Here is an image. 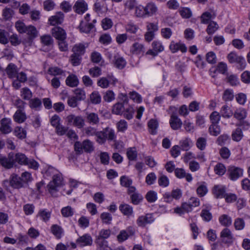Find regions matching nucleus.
Instances as JSON below:
<instances>
[{
	"label": "nucleus",
	"mask_w": 250,
	"mask_h": 250,
	"mask_svg": "<svg viewBox=\"0 0 250 250\" xmlns=\"http://www.w3.org/2000/svg\"><path fill=\"white\" fill-rule=\"evenodd\" d=\"M74 149L76 151L81 153L84 151L86 153H91L94 150L92 142L88 139L84 140L82 143L77 141L74 144Z\"/></svg>",
	"instance_id": "f257e3e1"
},
{
	"label": "nucleus",
	"mask_w": 250,
	"mask_h": 250,
	"mask_svg": "<svg viewBox=\"0 0 250 250\" xmlns=\"http://www.w3.org/2000/svg\"><path fill=\"white\" fill-rule=\"evenodd\" d=\"M66 121L68 125L77 127L78 128H82L85 125L84 120L81 116L71 114L67 116Z\"/></svg>",
	"instance_id": "f03ea898"
},
{
	"label": "nucleus",
	"mask_w": 250,
	"mask_h": 250,
	"mask_svg": "<svg viewBox=\"0 0 250 250\" xmlns=\"http://www.w3.org/2000/svg\"><path fill=\"white\" fill-rule=\"evenodd\" d=\"M24 33H26L28 35L27 39H24L22 41L23 44L26 46L31 45L33 40L38 35V31L35 27L32 25L27 26Z\"/></svg>",
	"instance_id": "7ed1b4c3"
},
{
	"label": "nucleus",
	"mask_w": 250,
	"mask_h": 250,
	"mask_svg": "<svg viewBox=\"0 0 250 250\" xmlns=\"http://www.w3.org/2000/svg\"><path fill=\"white\" fill-rule=\"evenodd\" d=\"M62 178L60 174H57L53 176L52 181L49 182L47 187L49 191L52 194L57 190V188L62 185Z\"/></svg>",
	"instance_id": "20e7f679"
},
{
	"label": "nucleus",
	"mask_w": 250,
	"mask_h": 250,
	"mask_svg": "<svg viewBox=\"0 0 250 250\" xmlns=\"http://www.w3.org/2000/svg\"><path fill=\"white\" fill-rule=\"evenodd\" d=\"M110 234L111 231L109 229L101 230L95 239V242L96 245H108V242L105 239H107Z\"/></svg>",
	"instance_id": "39448f33"
},
{
	"label": "nucleus",
	"mask_w": 250,
	"mask_h": 250,
	"mask_svg": "<svg viewBox=\"0 0 250 250\" xmlns=\"http://www.w3.org/2000/svg\"><path fill=\"white\" fill-rule=\"evenodd\" d=\"M247 114L246 110L242 108L237 109L234 113H233L234 118L239 121V122L236 124V126H240L245 125H249L248 123L243 121L247 117Z\"/></svg>",
	"instance_id": "423d86ee"
},
{
	"label": "nucleus",
	"mask_w": 250,
	"mask_h": 250,
	"mask_svg": "<svg viewBox=\"0 0 250 250\" xmlns=\"http://www.w3.org/2000/svg\"><path fill=\"white\" fill-rule=\"evenodd\" d=\"M155 219L151 213H147L145 215L138 217L136 220V223L139 227H145L147 224H149L154 222Z\"/></svg>",
	"instance_id": "0eeeda50"
},
{
	"label": "nucleus",
	"mask_w": 250,
	"mask_h": 250,
	"mask_svg": "<svg viewBox=\"0 0 250 250\" xmlns=\"http://www.w3.org/2000/svg\"><path fill=\"white\" fill-rule=\"evenodd\" d=\"M220 238L222 242L226 244L229 245L233 243V237L230 230L227 228H224L220 233Z\"/></svg>",
	"instance_id": "6e6552de"
},
{
	"label": "nucleus",
	"mask_w": 250,
	"mask_h": 250,
	"mask_svg": "<svg viewBox=\"0 0 250 250\" xmlns=\"http://www.w3.org/2000/svg\"><path fill=\"white\" fill-rule=\"evenodd\" d=\"M135 231L133 227H128L126 229L120 231L117 235V240L119 242H123L127 240L130 236L133 235Z\"/></svg>",
	"instance_id": "1a4fd4ad"
},
{
	"label": "nucleus",
	"mask_w": 250,
	"mask_h": 250,
	"mask_svg": "<svg viewBox=\"0 0 250 250\" xmlns=\"http://www.w3.org/2000/svg\"><path fill=\"white\" fill-rule=\"evenodd\" d=\"M11 120L8 118H3L0 121V134H7L12 131Z\"/></svg>",
	"instance_id": "9d476101"
},
{
	"label": "nucleus",
	"mask_w": 250,
	"mask_h": 250,
	"mask_svg": "<svg viewBox=\"0 0 250 250\" xmlns=\"http://www.w3.org/2000/svg\"><path fill=\"white\" fill-rule=\"evenodd\" d=\"M243 172L242 169L234 166L229 167L228 171L229 178L233 181L242 176Z\"/></svg>",
	"instance_id": "9b49d317"
},
{
	"label": "nucleus",
	"mask_w": 250,
	"mask_h": 250,
	"mask_svg": "<svg viewBox=\"0 0 250 250\" xmlns=\"http://www.w3.org/2000/svg\"><path fill=\"white\" fill-rule=\"evenodd\" d=\"M117 81V79L114 77L108 75L107 77L100 78L97 82V84L102 88H105L109 86V83L114 84Z\"/></svg>",
	"instance_id": "f8f14e48"
},
{
	"label": "nucleus",
	"mask_w": 250,
	"mask_h": 250,
	"mask_svg": "<svg viewBox=\"0 0 250 250\" xmlns=\"http://www.w3.org/2000/svg\"><path fill=\"white\" fill-rule=\"evenodd\" d=\"M64 20V14L61 12H58L51 16L48 19V23L52 26L62 24Z\"/></svg>",
	"instance_id": "ddd939ff"
},
{
	"label": "nucleus",
	"mask_w": 250,
	"mask_h": 250,
	"mask_svg": "<svg viewBox=\"0 0 250 250\" xmlns=\"http://www.w3.org/2000/svg\"><path fill=\"white\" fill-rule=\"evenodd\" d=\"M169 48L172 53H175L179 50L182 53H185L187 51V48L185 44L181 42H175L174 41H171Z\"/></svg>",
	"instance_id": "4468645a"
},
{
	"label": "nucleus",
	"mask_w": 250,
	"mask_h": 250,
	"mask_svg": "<svg viewBox=\"0 0 250 250\" xmlns=\"http://www.w3.org/2000/svg\"><path fill=\"white\" fill-rule=\"evenodd\" d=\"M51 34L57 40H65L66 34L64 29L59 26H55L52 28Z\"/></svg>",
	"instance_id": "2eb2a0df"
},
{
	"label": "nucleus",
	"mask_w": 250,
	"mask_h": 250,
	"mask_svg": "<svg viewBox=\"0 0 250 250\" xmlns=\"http://www.w3.org/2000/svg\"><path fill=\"white\" fill-rule=\"evenodd\" d=\"M76 243L80 247H83L92 245L93 240L89 234H85L79 237L76 240Z\"/></svg>",
	"instance_id": "dca6fc26"
},
{
	"label": "nucleus",
	"mask_w": 250,
	"mask_h": 250,
	"mask_svg": "<svg viewBox=\"0 0 250 250\" xmlns=\"http://www.w3.org/2000/svg\"><path fill=\"white\" fill-rule=\"evenodd\" d=\"M74 10L79 14H83L87 10V4L84 0H77L74 6Z\"/></svg>",
	"instance_id": "f3484780"
},
{
	"label": "nucleus",
	"mask_w": 250,
	"mask_h": 250,
	"mask_svg": "<svg viewBox=\"0 0 250 250\" xmlns=\"http://www.w3.org/2000/svg\"><path fill=\"white\" fill-rule=\"evenodd\" d=\"M13 152H11L8 154L7 157H3L0 159V163L4 167L6 168H10L14 166H15V163L14 158H12Z\"/></svg>",
	"instance_id": "a211bd4d"
},
{
	"label": "nucleus",
	"mask_w": 250,
	"mask_h": 250,
	"mask_svg": "<svg viewBox=\"0 0 250 250\" xmlns=\"http://www.w3.org/2000/svg\"><path fill=\"white\" fill-rule=\"evenodd\" d=\"M130 52L135 55H143L145 52V45L143 43L135 42L130 47Z\"/></svg>",
	"instance_id": "6ab92c4d"
},
{
	"label": "nucleus",
	"mask_w": 250,
	"mask_h": 250,
	"mask_svg": "<svg viewBox=\"0 0 250 250\" xmlns=\"http://www.w3.org/2000/svg\"><path fill=\"white\" fill-rule=\"evenodd\" d=\"M228 59L230 63L237 62L240 63L242 66V68H244L246 65V62L244 58L238 56L234 53H230L228 55Z\"/></svg>",
	"instance_id": "aec40b11"
},
{
	"label": "nucleus",
	"mask_w": 250,
	"mask_h": 250,
	"mask_svg": "<svg viewBox=\"0 0 250 250\" xmlns=\"http://www.w3.org/2000/svg\"><path fill=\"white\" fill-rule=\"evenodd\" d=\"M111 62L116 67L121 69L124 68L126 63L123 57L119 56L118 54H114V58Z\"/></svg>",
	"instance_id": "412c9836"
},
{
	"label": "nucleus",
	"mask_w": 250,
	"mask_h": 250,
	"mask_svg": "<svg viewBox=\"0 0 250 250\" xmlns=\"http://www.w3.org/2000/svg\"><path fill=\"white\" fill-rule=\"evenodd\" d=\"M86 119L87 122L91 125H98L100 123V118L98 115L94 112H86Z\"/></svg>",
	"instance_id": "4be33fe9"
},
{
	"label": "nucleus",
	"mask_w": 250,
	"mask_h": 250,
	"mask_svg": "<svg viewBox=\"0 0 250 250\" xmlns=\"http://www.w3.org/2000/svg\"><path fill=\"white\" fill-rule=\"evenodd\" d=\"M169 124L173 130H178L181 128L182 125L181 120L174 114L171 115L169 120Z\"/></svg>",
	"instance_id": "5701e85b"
},
{
	"label": "nucleus",
	"mask_w": 250,
	"mask_h": 250,
	"mask_svg": "<svg viewBox=\"0 0 250 250\" xmlns=\"http://www.w3.org/2000/svg\"><path fill=\"white\" fill-rule=\"evenodd\" d=\"M174 173L176 177L179 179L186 178V180L190 182L192 180V177L189 173H187L185 170L182 168H177L175 169Z\"/></svg>",
	"instance_id": "b1692460"
},
{
	"label": "nucleus",
	"mask_w": 250,
	"mask_h": 250,
	"mask_svg": "<svg viewBox=\"0 0 250 250\" xmlns=\"http://www.w3.org/2000/svg\"><path fill=\"white\" fill-rule=\"evenodd\" d=\"M147 17L155 15L158 11V7L156 4L153 2L147 3L145 6Z\"/></svg>",
	"instance_id": "393cba45"
},
{
	"label": "nucleus",
	"mask_w": 250,
	"mask_h": 250,
	"mask_svg": "<svg viewBox=\"0 0 250 250\" xmlns=\"http://www.w3.org/2000/svg\"><path fill=\"white\" fill-rule=\"evenodd\" d=\"M10 184L12 187L16 188L23 187V182L21 178L16 174H12L11 176Z\"/></svg>",
	"instance_id": "a878e982"
},
{
	"label": "nucleus",
	"mask_w": 250,
	"mask_h": 250,
	"mask_svg": "<svg viewBox=\"0 0 250 250\" xmlns=\"http://www.w3.org/2000/svg\"><path fill=\"white\" fill-rule=\"evenodd\" d=\"M8 77L11 79L15 78L18 73L17 66L13 63H10L5 69Z\"/></svg>",
	"instance_id": "bb28decb"
},
{
	"label": "nucleus",
	"mask_w": 250,
	"mask_h": 250,
	"mask_svg": "<svg viewBox=\"0 0 250 250\" xmlns=\"http://www.w3.org/2000/svg\"><path fill=\"white\" fill-rule=\"evenodd\" d=\"M49 74L53 76H59V78H64L66 76V72L58 67H52L48 69Z\"/></svg>",
	"instance_id": "cd10ccee"
},
{
	"label": "nucleus",
	"mask_w": 250,
	"mask_h": 250,
	"mask_svg": "<svg viewBox=\"0 0 250 250\" xmlns=\"http://www.w3.org/2000/svg\"><path fill=\"white\" fill-rule=\"evenodd\" d=\"M119 210L125 216L130 217L133 213V208L126 204H122L119 207Z\"/></svg>",
	"instance_id": "c85d7f7f"
},
{
	"label": "nucleus",
	"mask_w": 250,
	"mask_h": 250,
	"mask_svg": "<svg viewBox=\"0 0 250 250\" xmlns=\"http://www.w3.org/2000/svg\"><path fill=\"white\" fill-rule=\"evenodd\" d=\"M226 189L224 187L220 185L215 186L213 189V193L217 198H224L226 194Z\"/></svg>",
	"instance_id": "c756f323"
},
{
	"label": "nucleus",
	"mask_w": 250,
	"mask_h": 250,
	"mask_svg": "<svg viewBox=\"0 0 250 250\" xmlns=\"http://www.w3.org/2000/svg\"><path fill=\"white\" fill-rule=\"evenodd\" d=\"M13 118L15 122L18 123H22L26 119V116L22 110L18 109L15 113Z\"/></svg>",
	"instance_id": "7c9ffc66"
},
{
	"label": "nucleus",
	"mask_w": 250,
	"mask_h": 250,
	"mask_svg": "<svg viewBox=\"0 0 250 250\" xmlns=\"http://www.w3.org/2000/svg\"><path fill=\"white\" fill-rule=\"evenodd\" d=\"M12 158H14L15 165L16 163L25 165L27 161V158L25 155L22 153H17L15 154L13 153Z\"/></svg>",
	"instance_id": "2f4dec72"
},
{
	"label": "nucleus",
	"mask_w": 250,
	"mask_h": 250,
	"mask_svg": "<svg viewBox=\"0 0 250 250\" xmlns=\"http://www.w3.org/2000/svg\"><path fill=\"white\" fill-rule=\"evenodd\" d=\"M50 230L53 235L58 239H60L62 237L63 232L62 228L56 224L52 225Z\"/></svg>",
	"instance_id": "473e14b6"
},
{
	"label": "nucleus",
	"mask_w": 250,
	"mask_h": 250,
	"mask_svg": "<svg viewBox=\"0 0 250 250\" xmlns=\"http://www.w3.org/2000/svg\"><path fill=\"white\" fill-rule=\"evenodd\" d=\"M134 15L137 18H145L147 17L145 6L141 5H137L135 9Z\"/></svg>",
	"instance_id": "72a5a7b5"
},
{
	"label": "nucleus",
	"mask_w": 250,
	"mask_h": 250,
	"mask_svg": "<svg viewBox=\"0 0 250 250\" xmlns=\"http://www.w3.org/2000/svg\"><path fill=\"white\" fill-rule=\"evenodd\" d=\"M85 48L86 46L83 43H77L74 45L72 51L74 53L82 56L85 53Z\"/></svg>",
	"instance_id": "f704fd0d"
},
{
	"label": "nucleus",
	"mask_w": 250,
	"mask_h": 250,
	"mask_svg": "<svg viewBox=\"0 0 250 250\" xmlns=\"http://www.w3.org/2000/svg\"><path fill=\"white\" fill-rule=\"evenodd\" d=\"M81 95H76L75 96L69 98L67 100L68 104L72 107H76L78 102L81 101L83 99Z\"/></svg>",
	"instance_id": "c9c22d12"
},
{
	"label": "nucleus",
	"mask_w": 250,
	"mask_h": 250,
	"mask_svg": "<svg viewBox=\"0 0 250 250\" xmlns=\"http://www.w3.org/2000/svg\"><path fill=\"white\" fill-rule=\"evenodd\" d=\"M93 27L94 26L91 23L84 22L82 21L79 25V29L81 32L88 33Z\"/></svg>",
	"instance_id": "e433bc0d"
},
{
	"label": "nucleus",
	"mask_w": 250,
	"mask_h": 250,
	"mask_svg": "<svg viewBox=\"0 0 250 250\" xmlns=\"http://www.w3.org/2000/svg\"><path fill=\"white\" fill-rule=\"evenodd\" d=\"M208 132L211 135L217 136L221 133V128L218 124H211L208 128Z\"/></svg>",
	"instance_id": "4c0bfd02"
},
{
	"label": "nucleus",
	"mask_w": 250,
	"mask_h": 250,
	"mask_svg": "<svg viewBox=\"0 0 250 250\" xmlns=\"http://www.w3.org/2000/svg\"><path fill=\"white\" fill-rule=\"evenodd\" d=\"M220 223L225 227H228L231 225L232 220L230 217L226 214H223L219 217Z\"/></svg>",
	"instance_id": "58836bf2"
},
{
	"label": "nucleus",
	"mask_w": 250,
	"mask_h": 250,
	"mask_svg": "<svg viewBox=\"0 0 250 250\" xmlns=\"http://www.w3.org/2000/svg\"><path fill=\"white\" fill-rule=\"evenodd\" d=\"M38 217H40L41 219L44 222L48 221L51 216V212L47 211V209H41L37 214Z\"/></svg>",
	"instance_id": "ea45409f"
},
{
	"label": "nucleus",
	"mask_w": 250,
	"mask_h": 250,
	"mask_svg": "<svg viewBox=\"0 0 250 250\" xmlns=\"http://www.w3.org/2000/svg\"><path fill=\"white\" fill-rule=\"evenodd\" d=\"M41 41L42 44L45 46H51L53 44V39L49 35H45L41 37Z\"/></svg>",
	"instance_id": "a19ab883"
},
{
	"label": "nucleus",
	"mask_w": 250,
	"mask_h": 250,
	"mask_svg": "<svg viewBox=\"0 0 250 250\" xmlns=\"http://www.w3.org/2000/svg\"><path fill=\"white\" fill-rule=\"evenodd\" d=\"M180 146L182 150L188 151L192 145V142L189 138H186L180 142Z\"/></svg>",
	"instance_id": "79ce46f5"
},
{
	"label": "nucleus",
	"mask_w": 250,
	"mask_h": 250,
	"mask_svg": "<svg viewBox=\"0 0 250 250\" xmlns=\"http://www.w3.org/2000/svg\"><path fill=\"white\" fill-rule=\"evenodd\" d=\"M79 83L77 77L74 75L69 76L66 79V83L71 87H74L78 85Z\"/></svg>",
	"instance_id": "37998d69"
},
{
	"label": "nucleus",
	"mask_w": 250,
	"mask_h": 250,
	"mask_svg": "<svg viewBox=\"0 0 250 250\" xmlns=\"http://www.w3.org/2000/svg\"><path fill=\"white\" fill-rule=\"evenodd\" d=\"M220 112L222 116L225 118H229L233 115L232 111L227 105L222 106Z\"/></svg>",
	"instance_id": "c03bdc74"
},
{
	"label": "nucleus",
	"mask_w": 250,
	"mask_h": 250,
	"mask_svg": "<svg viewBox=\"0 0 250 250\" xmlns=\"http://www.w3.org/2000/svg\"><path fill=\"white\" fill-rule=\"evenodd\" d=\"M126 155L130 161L135 160L137 157V152L135 147H130L127 149Z\"/></svg>",
	"instance_id": "a18cd8bd"
},
{
	"label": "nucleus",
	"mask_w": 250,
	"mask_h": 250,
	"mask_svg": "<svg viewBox=\"0 0 250 250\" xmlns=\"http://www.w3.org/2000/svg\"><path fill=\"white\" fill-rule=\"evenodd\" d=\"M74 210L70 206L63 207L61 209L62 215L64 217H69L74 214Z\"/></svg>",
	"instance_id": "49530a36"
},
{
	"label": "nucleus",
	"mask_w": 250,
	"mask_h": 250,
	"mask_svg": "<svg viewBox=\"0 0 250 250\" xmlns=\"http://www.w3.org/2000/svg\"><path fill=\"white\" fill-rule=\"evenodd\" d=\"M152 48L158 54L164 50V46L162 42L158 40L153 41L151 44Z\"/></svg>",
	"instance_id": "de8ad7c7"
},
{
	"label": "nucleus",
	"mask_w": 250,
	"mask_h": 250,
	"mask_svg": "<svg viewBox=\"0 0 250 250\" xmlns=\"http://www.w3.org/2000/svg\"><path fill=\"white\" fill-rule=\"evenodd\" d=\"M232 139L236 142L240 141L243 138V135L242 130L240 128H236L232 133Z\"/></svg>",
	"instance_id": "09e8293b"
},
{
	"label": "nucleus",
	"mask_w": 250,
	"mask_h": 250,
	"mask_svg": "<svg viewBox=\"0 0 250 250\" xmlns=\"http://www.w3.org/2000/svg\"><path fill=\"white\" fill-rule=\"evenodd\" d=\"M104 130L106 140H114L116 138V135L113 129L109 127H106Z\"/></svg>",
	"instance_id": "8fccbe9b"
},
{
	"label": "nucleus",
	"mask_w": 250,
	"mask_h": 250,
	"mask_svg": "<svg viewBox=\"0 0 250 250\" xmlns=\"http://www.w3.org/2000/svg\"><path fill=\"white\" fill-rule=\"evenodd\" d=\"M138 5L136 0H126L124 3L125 9L129 11L135 9L136 7Z\"/></svg>",
	"instance_id": "3c124183"
},
{
	"label": "nucleus",
	"mask_w": 250,
	"mask_h": 250,
	"mask_svg": "<svg viewBox=\"0 0 250 250\" xmlns=\"http://www.w3.org/2000/svg\"><path fill=\"white\" fill-rule=\"evenodd\" d=\"M227 82L229 83L232 86L237 85L239 83V79L236 75L229 74L228 75L226 78Z\"/></svg>",
	"instance_id": "603ef678"
},
{
	"label": "nucleus",
	"mask_w": 250,
	"mask_h": 250,
	"mask_svg": "<svg viewBox=\"0 0 250 250\" xmlns=\"http://www.w3.org/2000/svg\"><path fill=\"white\" fill-rule=\"evenodd\" d=\"M14 134L19 139H24L26 137V132L21 127H16L14 130Z\"/></svg>",
	"instance_id": "864d4df0"
},
{
	"label": "nucleus",
	"mask_w": 250,
	"mask_h": 250,
	"mask_svg": "<svg viewBox=\"0 0 250 250\" xmlns=\"http://www.w3.org/2000/svg\"><path fill=\"white\" fill-rule=\"evenodd\" d=\"M196 145L200 150H204L207 146V139L204 137H199L197 139Z\"/></svg>",
	"instance_id": "5fc2aeb1"
},
{
	"label": "nucleus",
	"mask_w": 250,
	"mask_h": 250,
	"mask_svg": "<svg viewBox=\"0 0 250 250\" xmlns=\"http://www.w3.org/2000/svg\"><path fill=\"white\" fill-rule=\"evenodd\" d=\"M146 29L147 32L155 34L159 29L158 23L147 22H146Z\"/></svg>",
	"instance_id": "6e6d98bb"
},
{
	"label": "nucleus",
	"mask_w": 250,
	"mask_h": 250,
	"mask_svg": "<svg viewBox=\"0 0 250 250\" xmlns=\"http://www.w3.org/2000/svg\"><path fill=\"white\" fill-rule=\"evenodd\" d=\"M8 42V33L3 29H0V43L6 44Z\"/></svg>",
	"instance_id": "4d7b16f0"
},
{
	"label": "nucleus",
	"mask_w": 250,
	"mask_h": 250,
	"mask_svg": "<svg viewBox=\"0 0 250 250\" xmlns=\"http://www.w3.org/2000/svg\"><path fill=\"white\" fill-rule=\"evenodd\" d=\"M214 171L215 173L218 175H223L226 171V169L225 166L221 164H217L214 167Z\"/></svg>",
	"instance_id": "13d9d810"
},
{
	"label": "nucleus",
	"mask_w": 250,
	"mask_h": 250,
	"mask_svg": "<svg viewBox=\"0 0 250 250\" xmlns=\"http://www.w3.org/2000/svg\"><path fill=\"white\" fill-rule=\"evenodd\" d=\"M172 30L168 27L163 28L161 29V34L165 39H169L172 35Z\"/></svg>",
	"instance_id": "bf43d9fd"
},
{
	"label": "nucleus",
	"mask_w": 250,
	"mask_h": 250,
	"mask_svg": "<svg viewBox=\"0 0 250 250\" xmlns=\"http://www.w3.org/2000/svg\"><path fill=\"white\" fill-rule=\"evenodd\" d=\"M134 111V109L131 106L126 108L123 111L124 117L127 120L131 119L133 118Z\"/></svg>",
	"instance_id": "052dcab7"
},
{
	"label": "nucleus",
	"mask_w": 250,
	"mask_h": 250,
	"mask_svg": "<svg viewBox=\"0 0 250 250\" xmlns=\"http://www.w3.org/2000/svg\"><path fill=\"white\" fill-rule=\"evenodd\" d=\"M124 109L123 105L119 102L113 106L112 112L116 115H121L123 113Z\"/></svg>",
	"instance_id": "680f3d73"
},
{
	"label": "nucleus",
	"mask_w": 250,
	"mask_h": 250,
	"mask_svg": "<svg viewBox=\"0 0 250 250\" xmlns=\"http://www.w3.org/2000/svg\"><path fill=\"white\" fill-rule=\"evenodd\" d=\"M218 28V25L216 22L211 21L207 28V32L208 34H213Z\"/></svg>",
	"instance_id": "e2e57ef3"
},
{
	"label": "nucleus",
	"mask_w": 250,
	"mask_h": 250,
	"mask_svg": "<svg viewBox=\"0 0 250 250\" xmlns=\"http://www.w3.org/2000/svg\"><path fill=\"white\" fill-rule=\"evenodd\" d=\"M157 179L155 173L151 172L148 173L146 177V183L148 185H151L154 184Z\"/></svg>",
	"instance_id": "0e129e2a"
},
{
	"label": "nucleus",
	"mask_w": 250,
	"mask_h": 250,
	"mask_svg": "<svg viewBox=\"0 0 250 250\" xmlns=\"http://www.w3.org/2000/svg\"><path fill=\"white\" fill-rule=\"evenodd\" d=\"M95 136L97 137L96 141L98 143L103 144L105 142L106 138L104 130L101 131H97Z\"/></svg>",
	"instance_id": "69168bd1"
},
{
	"label": "nucleus",
	"mask_w": 250,
	"mask_h": 250,
	"mask_svg": "<svg viewBox=\"0 0 250 250\" xmlns=\"http://www.w3.org/2000/svg\"><path fill=\"white\" fill-rule=\"evenodd\" d=\"M101 219L103 222L106 224H110L112 220L111 215L108 212H103L101 214Z\"/></svg>",
	"instance_id": "338daca9"
},
{
	"label": "nucleus",
	"mask_w": 250,
	"mask_h": 250,
	"mask_svg": "<svg viewBox=\"0 0 250 250\" xmlns=\"http://www.w3.org/2000/svg\"><path fill=\"white\" fill-rule=\"evenodd\" d=\"M146 198L148 202H154L157 199V193L154 191L150 190L147 193Z\"/></svg>",
	"instance_id": "774afa93"
}]
</instances>
